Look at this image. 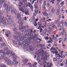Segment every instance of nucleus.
I'll return each mask as SVG.
<instances>
[{
	"instance_id": "obj_20",
	"label": "nucleus",
	"mask_w": 67,
	"mask_h": 67,
	"mask_svg": "<svg viewBox=\"0 0 67 67\" xmlns=\"http://www.w3.org/2000/svg\"><path fill=\"white\" fill-rule=\"evenodd\" d=\"M51 25H52V27H53V28H55L56 27L55 26V25H54V23L53 22H51Z\"/></svg>"
},
{
	"instance_id": "obj_35",
	"label": "nucleus",
	"mask_w": 67,
	"mask_h": 67,
	"mask_svg": "<svg viewBox=\"0 0 67 67\" xmlns=\"http://www.w3.org/2000/svg\"><path fill=\"white\" fill-rule=\"evenodd\" d=\"M8 60V59H7V57L5 58H4V61L5 63H6V62H7Z\"/></svg>"
},
{
	"instance_id": "obj_40",
	"label": "nucleus",
	"mask_w": 67,
	"mask_h": 67,
	"mask_svg": "<svg viewBox=\"0 0 67 67\" xmlns=\"http://www.w3.org/2000/svg\"><path fill=\"white\" fill-rule=\"evenodd\" d=\"M13 44H14L15 45H16V44H17V41L13 40Z\"/></svg>"
},
{
	"instance_id": "obj_8",
	"label": "nucleus",
	"mask_w": 67,
	"mask_h": 67,
	"mask_svg": "<svg viewBox=\"0 0 67 67\" xmlns=\"http://www.w3.org/2000/svg\"><path fill=\"white\" fill-rule=\"evenodd\" d=\"M3 25H8V24H9H9H10V23L8 22H6L5 21V20H3Z\"/></svg>"
},
{
	"instance_id": "obj_21",
	"label": "nucleus",
	"mask_w": 67,
	"mask_h": 67,
	"mask_svg": "<svg viewBox=\"0 0 67 67\" xmlns=\"http://www.w3.org/2000/svg\"><path fill=\"white\" fill-rule=\"evenodd\" d=\"M31 40H32L31 41L32 42V43H35L36 44V41L35 40V39H31Z\"/></svg>"
},
{
	"instance_id": "obj_63",
	"label": "nucleus",
	"mask_w": 67,
	"mask_h": 67,
	"mask_svg": "<svg viewBox=\"0 0 67 67\" xmlns=\"http://www.w3.org/2000/svg\"><path fill=\"white\" fill-rule=\"evenodd\" d=\"M40 59V57H37V60H39Z\"/></svg>"
},
{
	"instance_id": "obj_4",
	"label": "nucleus",
	"mask_w": 67,
	"mask_h": 67,
	"mask_svg": "<svg viewBox=\"0 0 67 67\" xmlns=\"http://www.w3.org/2000/svg\"><path fill=\"white\" fill-rule=\"evenodd\" d=\"M14 33L15 34L17 35H15L14 37V38L15 40H17L18 38L20 36H20L21 35V33H19V32H15Z\"/></svg>"
},
{
	"instance_id": "obj_30",
	"label": "nucleus",
	"mask_w": 67,
	"mask_h": 67,
	"mask_svg": "<svg viewBox=\"0 0 67 67\" xmlns=\"http://www.w3.org/2000/svg\"><path fill=\"white\" fill-rule=\"evenodd\" d=\"M13 58L14 59V60H16L17 59H18V56L17 55H15L14 57H13Z\"/></svg>"
},
{
	"instance_id": "obj_53",
	"label": "nucleus",
	"mask_w": 67,
	"mask_h": 67,
	"mask_svg": "<svg viewBox=\"0 0 67 67\" xmlns=\"http://www.w3.org/2000/svg\"><path fill=\"white\" fill-rule=\"evenodd\" d=\"M26 36H27V33L26 34L24 35V37H24V38H26Z\"/></svg>"
},
{
	"instance_id": "obj_33",
	"label": "nucleus",
	"mask_w": 67,
	"mask_h": 67,
	"mask_svg": "<svg viewBox=\"0 0 67 67\" xmlns=\"http://www.w3.org/2000/svg\"><path fill=\"white\" fill-rule=\"evenodd\" d=\"M60 5H61V7H63V5H64V2L63 1L61 3H60Z\"/></svg>"
},
{
	"instance_id": "obj_5",
	"label": "nucleus",
	"mask_w": 67,
	"mask_h": 67,
	"mask_svg": "<svg viewBox=\"0 0 67 67\" xmlns=\"http://www.w3.org/2000/svg\"><path fill=\"white\" fill-rule=\"evenodd\" d=\"M28 37L27 38V39L28 41H31L32 39H33L32 37H33V34H31V32H29L28 33Z\"/></svg>"
},
{
	"instance_id": "obj_17",
	"label": "nucleus",
	"mask_w": 67,
	"mask_h": 67,
	"mask_svg": "<svg viewBox=\"0 0 67 67\" xmlns=\"http://www.w3.org/2000/svg\"><path fill=\"white\" fill-rule=\"evenodd\" d=\"M28 46H29L28 47L30 48V50L31 51H33L34 50V48H33L32 46H29V45Z\"/></svg>"
},
{
	"instance_id": "obj_54",
	"label": "nucleus",
	"mask_w": 67,
	"mask_h": 67,
	"mask_svg": "<svg viewBox=\"0 0 67 67\" xmlns=\"http://www.w3.org/2000/svg\"><path fill=\"white\" fill-rule=\"evenodd\" d=\"M4 19V16H2V17H1V21H2L3 20V19Z\"/></svg>"
},
{
	"instance_id": "obj_55",
	"label": "nucleus",
	"mask_w": 67,
	"mask_h": 67,
	"mask_svg": "<svg viewBox=\"0 0 67 67\" xmlns=\"http://www.w3.org/2000/svg\"><path fill=\"white\" fill-rule=\"evenodd\" d=\"M43 8L44 10L46 9V7H45V5H43Z\"/></svg>"
},
{
	"instance_id": "obj_13",
	"label": "nucleus",
	"mask_w": 67,
	"mask_h": 67,
	"mask_svg": "<svg viewBox=\"0 0 67 67\" xmlns=\"http://www.w3.org/2000/svg\"><path fill=\"white\" fill-rule=\"evenodd\" d=\"M18 23L19 24V26H22L23 24V23L22 21H19L18 22Z\"/></svg>"
},
{
	"instance_id": "obj_56",
	"label": "nucleus",
	"mask_w": 67,
	"mask_h": 67,
	"mask_svg": "<svg viewBox=\"0 0 67 67\" xmlns=\"http://www.w3.org/2000/svg\"><path fill=\"white\" fill-rule=\"evenodd\" d=\"M10 31H7V34H8V35H9V34H10Z\"/></svg>"
},
{
	"instance_id": "obj_50",
	"label": "nucleus",
	"mask_w": 67,
	"mask_h": 67,
	"mask_svg": "<svg viewBox=\"0 0 67 67\" xmlns=\"http://www.w3.org/2000/svg\"><path fill=\"white\" fill-rule=\"evenodd\" d=\"M32 20L33 21H35V17L34 16H33L32 17Z\"/></svg>"
},
{
	"instance_id": "obj_48",
	"label": "nucleus",
	"mask_w": 67,
	"mask_h": 67,
	"mask_svg": "<svg viewBox=\"0 0 67 67\" xmlns=\"http://www.w3.org/2000/svg\"><path fill=\"white\" fill-rule=\"evenodd\" d=\"M1 67H6V65L5 64H4L3 65H1Z\"/></svg>"
},
{
	"instance_id": "obj_25",
	"label": "nucleus",
	"mask_w": 67,
	"mask_h": 67,
	"mask_svg": "<svg viewBox=\"0 0 67 67\" xmlns=\"http://www.w3.org/2000/svg\"><path fill=\"white\" fill-rule=\"evenodd\" d=\"M37 36V35L36 34H34V36H33L32 37V39H34L35 38H36V37Z\"/></svg>"
},
{
	"instance_id": "obj_7",
	"label": "nucleus",
	"mask_w": 67,
	"mask_h": 67,
	"mask_svg": "<svg viewBox=\"0 0 67 67\" xmlns=\"http://www.w3.org/2000/svg\"><path fill=\"white\" fill-rule=\"evenodd\" d=\"M13 61L14 62H12V64L13 65H17L19 63L18 62V61H16V60H13Z\"/></svg>"
},
{
	"instance_id": "obj_14",
	"label": "nucleus",
	"mask_w": 67,
	"mask_h": 67,
	"mask_svg": "<svg viewBox=\"0 0 67 67\" xmlns=\"http://www.w3.org/2000/svg\"><path fill=\"white\" fill-rule=\"evenodd\" d=\"M24 14H26V15H29V10L28 9H26L25 12H24Z\"/></svg>"
},
{
	"instance_id": "obj_26",
	"label": "nucleus",
	"mask_w": 67,
	"mask_h": 67,
	"mask_svg": "<svg viewBox=\"0 0 67 67\" xmlns=\"http://www.w3.org/2000/svg\"><path fill=\"white\" fill-rule=\"evenodd\" d=\"M12 9V7L11 6H10L9 7V8H8V9H6V10H7V11H10L11 10V9Z\"/></svg>"
},
{
	"instance_id": "obj_64",
	"label": "nucleus",
	"mask_w": 67,
	"mask_h": 67,
	"mask_svg": "<svg viewBox=\"0 0 67 67\" xmlns=\"http://www.w3.org/2000/svg\"><path fill=\"white\" fill-rule=\"evenodd\" d=\"M4 49L5 51H7V50H8V48H4Z\"/></svg>"
},
{
	"instance_id": "obj_39",
	"label": "nucleus",
	"mask_w": 67,
	"mask_h": 67,
	"mask_svg": "<svg viewBox=\"0 0 67 67\" xmlns=\"http://www.w3.org/2000/svg\"><path fill=\"white\" fill-rule=\"evenodd\" d=\"M64 27V25L62 24V27H60V29L59 30V31H62V30L63 29H62V27Z\"/></svg>"
},
{
	"instance_id": "obj_27",
	"label": "nucleus",
	"mask_w": 67,
	"mask_h": 67,
	"mask_svg": "<svg viewBox=\"0 0 67 67\" xmlns=\"http://www.w3.org/2000/svg\"><path fill=\"white\" fill-rule=\"evenodd\" d=\"M63 53L61 52L59 53V54L60 55H59V56L60 57H61V58H62V57L63 56Z\"/></svg>"
},
{
	"instance_id": "obj_23",
	"label": "nucleus",
	"mask_w": 67,
	"mask_h": 67,
	"mask_svg": "<svg viewBox=\"0 0 67 67\" xmlns=\"http://www.w3.org/2000/svg\"><path fill=\"white\" fill-rule=\"evenodd\" d=\"M19 4H20L18 5L19 7H21L22 5H23V3L21 2H19Z\"/></svg>"
},
{
	"instance_id": "obj_52",
	"label": "nucleus",
	"mask_w": 67,
	"mask_h": 67,
	"mask_svg": "<svg viewBox=\"0 0 67 67\" xmlns=\"http://www.w3.org/2000/svg\"><path fill=\"white\" fill-rule=\"evenodd\" d=\"M22 29H26V27H25V26H24L21 27Z\"/></svg>"
},
{
	"instance_id": "obj_51",
	"label": "nucleus",
	"mask_w": 67,
	"mask_h": 67,
	"mask_svg": "<svg viewBox=\"0 0 67 67\" xmlns=\"http://www.w3.org/2000/svg\"><path fill=\"white\" fill-rule=\"evenodd\" d=\"M28 65L29 66V67H32V66H31V63H28Z\"/></svg>"
},
{
	"instance_id": "obj_43",
	"label": "nucleus",
	"mask_w": 67,
	"mask_h": 67,
	"mask_svg": "<svg viewBox=\"0 0 67 67\" xmlns=\"http://www.w3.org/2000/svg\"><path fill=\"white\" fill-rule=\"evenodd\" d=\"M35 38H36L35 40H36V41H37V40H40V41H41V39H40V38H37V37H36Z\"/></svg>"
},
{
	"instance_id": "obj_36",
	"label": "nucleus",
	"mask_w": 67,
	"mask_h": 67,
	"mask_svg": "<svg viewBox=\"0 0 67 67\" xmlns=\"http://www.w3.org/2000/svg\"><path fill=\"white\" fill-rule=\"evenodd\" d=\"M28 60L27 59H25L24 60H23V63H25L26 62H28Z\"/></svg>"
},
{
	"instance_id": "obj_10",
	"label": "nucleus",
	"mask_w": 67,
	"mask_h": 67,
	"mask_svg": "<svg viewBox=\"0 0 67 67\" xmlns=\"http://www.w3.org/2000/svg\"><path fill=\"white\" fill-rule=\"evenodd\" d=\"M5 2V0H0V9L2 7V4Z\"/></svg>"
},
{
	"instance_id": "obj_49",
	"label": "nucleus",
	"mask_w": 67,
	"mask_h": 67,
	"mask_svg": "<svg viewBox=\"0 0 67 67\" xmlns=\"http://www.w3.org/2000/svg\"><path fill=\"white\" fill-rule=\"evenodd\" d=\"M58 21H59V19H58L57 20H56L54 22L55 24H57V22H58Z\"/></svg>"
},
{
	"instance_id": "obj_46",
	"label": "nucleus",
	"mask_w": 67,
	"mask_h": 67,
	"mask_svg": "<svg viewBox=\"0 0 67 67\" xmlns=\"http://www.w3.org/2000/svg\"><path fill=\"white\" fill-rule=\"evenodd\" d=\"M45 40H48L49 39V38H48V37H44Z\"/></svg>"
},
{
	"instance_id": "obj_9",
	"label": "nucleus",
	"mask_w": 67,
	"mask_h": 67,
	"mask_svg": "<svg viewBox=\"0 0 67 67\" xmlns=\"http://www.w3.org/2000/svg\"><path fill=\"white\" fill-rule=\"evenodd\" d=\"M37 2H35L34 5L35 9H37L38 8V7L37 6V4L38 3V0H37Z\"/></svg>"
},
{
	"instance_id": "obj_3",
	"label": "nucleus",
	"mask_w": 67,
	"mask_h": 67,
	"mask_svg": "<svg viewBox=\"0 0 67 67\" xmlns=\"http://www.w3.org/2000/svg\"><path fill=\"white\" fill-rule=\"evenodd\" d=\"M42 52L43 56L42 59L45 61L47 60V59L46 58V57H47V53H46V52L44 51L43 50H42Z\"/></svg>"
},
{
	"instance_id": "obj_62",
	"label": "nucleus",
	"mask_w": 67,
	"mask_h": 67,
	"mask_svg": "<svg viewBox=\"0 0 67 67\" xmlns=\"http://www.w3.org/2000/svg\"><path fill=\"white\" fill-rule=\"evenodd\" d=\"M38 10H35V13H38Z\"/></svg>"
},
{
	"instance_id": "obj_41",
	"label": "nucleus",
	"mask_w": 67,
	"mask_h": 67,
	"mask_svg": "<svg viewBox=\"0 0 67 67\" xmlns=\"http://www.w3.org/2000/svg\"><path fill=\"white\" fill-rule=\"evenodd\" d=\"M34 25L35 26H36L37 25V23L36 21L34 22Z\"/></svg>"
},
{
	"instance_id": "obj_2",
	"label": "nucleus",
	"mask_w": 67,
	"mask_h": 67,
	"mask_svg": "<svg viewBox=\"0 0 67 67\" xmlns=\"http://www.w3.org/2000/svg\"><path fill=\"white\" fill-rule=\"evenodd\" d=\"M22 2H23V3H24V4H25V5H26V7H27L29 6V8H30L31 10H33V6L32 5H31V4L30 3L28 2V4L27 3V1H26L25 2V1L24 0L22 1Z\"/></svg>"
},
{
	"instance_id": "obj_60",
	"label": "nucleus",
	"mask_w": 67,
	"mask_h": 67,
	"mask_svg": "<svg viewBox=\"0 0 67 67\" xmlns=\"http://www.w3.org/2000/svg\"><path fill=\"white\" fill-rule=\"evenodd\" d=\"M59 10H58L57 11V15H59Z\"/></svg>"
},
{
	"instance_id": "obj_61",
	"label": "nucleus",
	"mask_w": 67,
	"mask_h": 67,
	"mask_svg": "<svg viewBox=\"0 0 67 67\" xmlns=\"http://www.w3.org/2000/svg\"><path fill=\"white\" fill-rule=\"evenodd\" d=\"M13 31H17V29H16V28H14L13 29Z\"/></svg>"
},
{
	"instance_id": "obj_37",
	"label": "nucleus",
	"mask_w": 67,
	"mask_h": 67,
	"mask_svg": "<svg viewBox=\"0 0 67 67\" xmlns=\"http://www.w3.org/2000/svg\"><path fill=\"white\" fill-rule=\"evenodd\" d=\"M66 20L65 22H64V26H66V27H67V22L66 21Z\"/></svg>"
},
{
	"instance_id": "obj_15",
	"label": "nucleus",
	"mask_w": 67,
	"mask_h": 67,
	"mask_svg": "<svg viewBox=\"0 0 67 67\" xmlns=\"http://www.w3.org/2000/svg\"><path fill=\"white\" fill-rule=\"evenodd\" d=\"M8 63H7V65L8 66H9L11 64V61L10 60H8L7 61Z\"/></svg>"
},
{
	"instance_id": "obj_29",
	"label": "nucleus",
	"mask_w": 67,
	"mask_h": 67,
	"mask_svg": "<svg viewBox=\"0 0 67 67\" xmlns=\"http://www.w3.org/2000/svg\"><path fill=\"white\" fill-rule=\"evenodd\" d=\"M38 51L39 53H40L42 54V48H41V49L38 50Z\"/></svg>"
},
{
	"instance_id": "obj_57",
	"label": "nucleus",
	"mask_w": 67,
	"mask_h": 67,
	"mask_svg": "<svg viewBox=\"0 0 67 67\" xmlns=\"http://www.w3.org/2000/svg\"><path fill=\"white\" fill-rule=\"evenodd\" d=\"M53 60L54 62H56L57 61V59H56V58H53Z\"/></svg>"
},
{
	"instance_id": "obj_44",
	"label": "nucleus",
	"mask_w": 67,
	"mask_h": 67,
	"mask_svg": "<svg viewBox=\"0 0 67 67\" xmlns=\"http://www.w3.org/2000/svg\"><path fill=\"white\" fill-rule=\"evenodd\" d=\"M65 23V21H64V20H62L61 22V23L59 24H63Z\"/></svg>"
},
{
	"instance_id": "obj_47",
	"label": "nucleus",
	"mask_w": 67,
	"mask_h": 67,
	"mask_svg": "<svg viewBox=\"0 0 67 67\" xmlns=\"http://www.w3.org/2000/svg\"><path fill=\"white\" fill-rule=\"evenodd\" d=\"M49 32H52V28L51 27H49Z\"/></svg>"
},
{
	"instance_id": "obj_11",
	"label": "nucleus",
	"mask_w": 67,
	"mask_h": 67,
	"mask_svg": "<svg viewBox=\"0 0 67 67\" xmlns=\"http://www.w3.org/2000/svg\"><path fill=\"white\" fill-rule=\"evenodd\" d=\"M3 6L4 8H5L6 10H8V7H9V5H8V4H6L5 3L4 4Z\"/></svg>"
},
{
	"instance_id": "obj_58",
	"label": "nucleus",
	"mask_w": 67,
	"mask_h": 67,
	"mask_svg": "<svg viewBox=\"0 0 67 67\" xmlns=\"http://www.w3.org/2000/svg\"><path fill=\"white\" fill-rule=\"evenodd\" d=\"M39 47H40V48H42V44H40Z\"/></svg>"
},
{
	"instance_id": "obj_12",
	"label": "nucleus",
	"mask_w": 67,
	"mask_h": 67,
	"mask_svg": "<svg viewBox=\"0 0 67 67\" xmlns=\"http://www.w3.org/2000/svg\"><path fill=\"white\" fill-rule=\"evenodd\" d=\"M17 17L19 21H21V16L20 15V14L18 13L17 14Z\"/></svg>"
},
{
	"instance_id": "obj_42",
	"label": "nucleus",
	"mask_w": 67,
	"mask_h": 67,
	"mask_svg": "<svg viewBox=\"0 0 67 67\" xmlns=\"http://www.w3.org/2000/svg\"><path fill=\"white\" fill-rule=\"evenodd\" d=\"M2 53H3V55L4 56V55H5V53L4 50H3V51L2 52Z\"/></svg>"
},
{
	"instance_id": "obj_31",
	"label": "nucleus",
	"mask_w": 67,
	"mask_h": 67,
	"mask_svg": "<svg viewBox=\"0 0 67 67\" xmlns=\"http://www.w3.org/2000/svg\"><path fill=\"white\" fill-rule=\"evenodd\" d=\"M41 27H42V26H39L38 27V29H40V32H42V29Z\"/></svg>"
},
{
	"instance_id": "obj_18",
	"label": "nucleus",
	"mask_w": 67,
	"mask_h": 67,
	"mask_svg": "<svg viewBox=\"0 0 67 67\" xmlns=\"http://www.w3.org/2000/svg\"><path fill=\"white\" fill-rule=\"evenodd\" d=\"M55 12V9L53 8L52 9L51 11V14H53Z\"/></svg>"
},
{
	"instance_id": "obj_1",
	"label": "nucleus",
	"mask_w": 67,
	"mask_h": 67,
	"mask_svg": "<svg viewBox=\"0 0 67 67\" xmlns=\"http://www.w3.org/2000/svg\"><path fill=\"white\" fill-rule=\"evenodd\" d=\"M19 38H20V41H22L23 42H24V43H26V44L27 47H29V46H28L29 45V44H30V42L28 41L27 40V39L24 40V37H22L21 36H20L19 37Z\"/></svg>"
},
{
	"instance_id": "obj_19",
	"label": "nucleus",
	"mask_w": 67,
	"mask_h": 67,
	"mask_svg": "<svg viewBox=\"0 0 67 67\" xmlns=\"http://www.w3.org/2000/svg\"><path fill=\"white\" fill-rule=\"evenodd\" d=\"M45 17H43V22H44L46 25H47V22L46 21H45Z\"/></svg>"
},
{
	"instance_id": "obj_24",
	"label": "nucleus",
	"mask_w": 67,
	"mask_h": 67,
	"mask_svg": "<svg viewBox=\"0 0 67 67\" xmlns=\"http://www.w3.org/2000/svg\"><path fill=\"white\" fill-rule=\"evenodd\" d=\"M11 53V51L10 50H8L6 52L7 55H9Z\"/></svg>"
},
{
	"instance_id": "obj_38",
	"label": "nucleus",
	"mask_w": 67,
	"mask_h": 67,
	"mask_svg": "<svg viewBox=\"0 0 67 67\" xmlns=\"http://www.w3.org/2000/svg\"><path fill=\"white\" fill-rule=\"evenodd\" d=\"M13 13L15 14H17V11L15 9Z\"/></svg>"
},
{
	"instance_id": "obj_6",
	"label": "nucleus",
	"mask_w": 67,
	"mask_h": 67,
	"mask_svg": "<svg viewBox=\"0 0 67 67\" xmlns=\"http://www.w3.org/2000/svg\"><path fill=\"white\" fill-rule=\"evenodd\" d=\"M25 9V5H23L22 6V7H21L20 8H19V9L20 11H21L23 14H24V9Z\"/></svg>"
},
{
	"instance_id": "obj_28",
	"label": "nucleus",
	"mask_w": 67,
	"mask_h": 67,
	"mask_svg": "<svg viewBox=\"0 0 67 67\" xmlns=\"http://www.w3.org/2000/svg\"><path fill=\"white\" fill-rule=\"evenodd\" d=\"M37 64V63L35 62L34 63V64H33V66L34 67H37L36 66V65Z\"/></svg>"
},
{
	"instance_id": "obj_32",
	"label": "nucleus",
	"mask_w": 67,
	"mask_h": 67,
	"mask_svg": "<svg viewBox=\"0 0 67 67\" xmlns=\"http://www.w3.org/2000/svg\"><path fill=\"white\" fill-rule=\"evenodd\" d=\"M43 15L48 16V14H47V13H46V12H43Z\"/></svg>"
},
{
	"instance_id": "obj_59",
	"label": "nucleus",
	"mask_w": 67,
	"mask_h": 67,
	"mask_svg": "<svg viewBox=\"0 0 67 67\" xmlns=\"http://www.w3.org/2000/svg\"><path fill=\"white\" fill-rule=\"evenodd\" d=\"M10 21H11L12 23H14V21L13 19H11Z\"/></svg>"
},
{
	"instance_id": "obj_45",
	"label": "nucleus",
	"mask_w": 67,
	"mask_h": 67,
	"mask_svg": "<svg viewBox=\"0 0 67 67\" xmlns=\"http://www.w3.org/2000/svg\"><path fill=\"white\" fill-rule=\"evenodd\" d=\"M38 26H41V25H42V23L38 22Z\"/></svg>"
},
{
	"instance_id": "obj_34",
	"label": "nucleus",
	"mask_w": 67,
	"mask_h": 67,
	"mask_svg": "<svg viewBox=\"0 0 67 67\" xmlns=\"http://www.w3.org/2000/svg\"><path fill=\"white\" fill-rule=\"evenodd\" d=\"M42 0H39V2L40 3H39V4L40 6L42 5Z\"/></svg>"
},
{
	"instance_id": "obj_22",
	"label": "nucleus",
	"mask_w": 67,
	"mask_h": 67,
	"mask_svg": "<svg viewBox=\"0 0 67 67\" xmlns=\"http://www.w3.org/2000/svg\"><path fill=\"white\" fill-rule=\"evenodd\" d=\"M23 45V43H20V42H19L18 43V44H17L16 45L17 46L19 47V46H20V45Z\"/></svg>"
},
{
	"instance_id": "obj_16",
	"label": "nucleus",
	"mask_w": 67,
	"mask_h": 67,
	"mask_svg": "<svg viewBox=\"0 0 67 67\" xmlns=\"http://www.w3.org/2000/svg\"><path fill=\"white\" fill-rule=\"evenodd\" d=\"M37 52H36V54H37L38 55V57H40L41 56H42V53H37Z\"/></svg>"
}]
</instances>
